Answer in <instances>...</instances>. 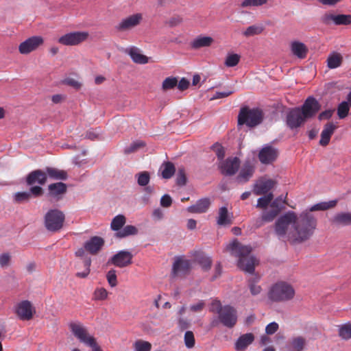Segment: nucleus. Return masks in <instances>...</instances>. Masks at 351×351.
<instances>
[{"label": "nucleus", "instance_id": "obj_1", "mask_svg": "<svg viewBox=\"0 0 351 351\" xmlns=\"http://www.w3.org/2000/svg\"><path fill=\"white\" fill-rule=\"evenodd\" d=\"M317 223L316 217L308 212H302L298 215L293 211H289L276 220L275 232L283 241L301 243L313 236Z\"/></svg>", "mask_w": 351, "mask_h": 351}, {"label": "nucleus", "instance_id": "obj_2", "mask_svg": "<svg viewBox=\"0 0 351 351\" xmlns=\"http://www.w3.org/2000/svg\"><path fill=\"white\" fill-rule=\"evenodd\" d=\"M227 250L238 258L237 265L241 270L250 274L254 271L255 265L258 261L251 255L250 246L243 245L237 240H234L227 246Z\"/></svg>", "mask_w": 351, "mask_h": 351}, {"label": "nucleus", "instance_id": "obj_3", "mask_svg": "<svg viewBox=\"0 0 351 351\" xmlns=\"http://www.w3.org/2000/svg\"><path fill=\"white\" fill-rule=\"evenodd\" d=\"M210 311L218 315L220 323L224 326L232 328L237 322V311L230 305L222 306L219 300L213 301Z\"/></svg>", "mask_w": 351, "mask_h": 351}, {"label": "nucleus", "instance_id": "obj_4", "mask_svg": "<svg viewBox=\"0 0 351 351\" xmlns=\"http://www.w3.org/2000/svg\"><path fill=\"white\" fill-rule=\"evenodd\" d=\"M71 333L81 343L90 347L92 351H103L97 344L96 339L90 335L87 328L80 322H71L69 324Z\"/></svg>", "mask_w": 351, "mask_h": 351}, {"label": "nucleus", "instance_id": "obj_5", "mask_svg": "<svg viewBox=\"0 0 351 351\" xmlns=\"http://www.w3.org/2000/svg\"><path fill=\"white\" fill-rule=\"evenodd\" d=\"M267 296L271 302H284L294 298L295 290L291 285L285 282H279L270 287Z\"/></svg>", "mask_w": 351, "mask_h": 351}, {"label": "nucleus", "instance_id": "obj_6", "mask_svg": "<svg viewBox=\"0 0 351 351\" xmlns=\"http://www.w3.org/2000/svg\"><path fill=\"white\" fill-rule=\"evenodd\" d=\"M264 114L261 110L245 106L241 108L239 111L238 124L246 125L249 128H254L261 123Z\"/></svg>", "mask_w": 351, "mask_h": 351}, {"label": "nucleus", "instance_id": "obj_7", "mask_svg": "<svg viewBox=\"0 0 351 351\" xmlns=\"http://www.w3.org/2000/svg\"><path fill=\"white\" fill-rule=\"evenodd\" d=\"M65 220L64 213L58 209H51L45 215V226L50 232L59 231Z\"/></svg>", "mask_w": 351, "mask_h": 351}, {"label": "nucleus", "instance_id": "obj_8", "mask_svg": "<svg viewBox=\"0 0 351 351\" xmlns=\"http://www.w3.org/2000/svg\"><path fill=\"white\" fill-rule=\"evenodd\" d=\"M143 19V14L135 13L121 19L114 28L119 32H128L138 26Z\"/></svg>", "mask_w": 351, "mask_h": 351}, {"label": "nucleus", "instance_id": "obj_9", "mask_svg": "<svg viewBox=\"0 0 351 351\" xmlns=\"http://www.w3.org/2000/svg\"><path fill=\"white\" fill-rule=\"evenodd\" d=\"M44 191L40 186H31L29 191L16 192L13 195V202L16 204L28 202L32 197H38L43 195Z\"/></svg>", "mask_w": 351, "mask_h": 351}, {"label": "nucleus", "instance_id": "obj_10", "mask_svg": "<svg viewBox=\"0 0 351 351\" xmlns=\"http://www.w3.org/2000/svg\"><path fill=\"white\" fill-rule=\"evenodd\" d=\"M86 32H73L66 34L58 38V43L65 46L77 45L88 38Z\"/></svg>", "mask_w": 351, "mask_h": 351}, {"label": "nucleus", "instance_id": "obj_11", "mask_svg": "<svg viewBox=\"0 0 351 351\" xmlns=\"http://www.w3.org/2000/svg\"><path fill=\"white\" fill-rule=\"evenodd\" d=\"M321 22L326 25L332 23L336 25H348L351 24V14H334L326 12L321 17Z\"/></svg>", "mask_w": 351, "mask_h": 351}, {"label": "nucleus", "instance_id": "obj_12", "mask_svg": "<svg viewBox=\"0 0 351 351\" xmlns=\"http://www.w3.org/2000/svg\"><path fill=\"white\" fill-rule=\"evenodd\" d=\"M44 43L42 36H32L22 42L19 46V51L21 54L26 55L36 50Z\"/></svg>", "mask_w": 351, "mask_h": 351}, {"label": "nucleus", "instance_id": "obj_13", "mask_svg": "<svg viewBox=\"0 0 351 351\" xmlns=\"http://www.w3.org/2000/svg\"><path fill=\"white\" fill-rule=\"evenodd\" d=\"M300 108L291 109L287 115V125L291 129H296L302 126L306 121Z\"/></svg>", "mask_w": 351, "mask_h": 351}, {"label": "nucleus", "instance_id": "obj_14", "mask_svg": "<svg viewBox=\"0 0 351 351\" xmlns=\"http://www.w3.org/2000/svg\"><path fill=\"white\" fill-rule=\"evenodd\" d=\"M320 107V104L314 97H309L305 100L300 110L305 119L307 120L314 117L319 110Z\"/></svg>", "mask_w": 351, "mask_h": 351}, {"label": "nucleus", "instance_id": "obj_15", "mask_svg": "<svg viewBox=\"0 0 351 351\" xmlns=\"http://www.w3.org/2000/svg\"><path fill=\"white\" fill-rule=\"evenodd\" d=\"M191 269L190 261L182 258H178L173 263L172 275L174 277H182L187 275Z\"/></svg>", "mask_w": 351, "mask_h": 351}, {"label": "nucleus", "instance_id": "obj_16", "mask_svg": "<svg viewBox=\"0 0 351 351\" xmlns=\"http://www.w3.org/2000/svg\"><path fill=\"white\" fill-rule=\"evenodd\" d=\"M133 255L128 251L122 250L114 254L108 262L119 267H125L132 263Z\"/></svg>", "mask_w": 351, "mask_h": 351}, {"label": "nucleus", "instance_id": "obj_17", "mask_svg": "<svg viewBox=\"0 0 351 351\" xmlns=\"http://www.w3.org/2000/svg\"><path fill=\"white\" fill-rule=\"evenodd\" d=\"M15 312L20 319L29 320L32 318L35 311L29 301L23 300L16 305Z\"/></svg>", "mask_w": 351, "mask_h": 351}, {"label": "nucleus", "instance_id": "obj_18", "mask_svg": "<svg viewBox=\"0 0 351 351\" xmlns=\"http://www.w3.org/2000/svg\"><path fill=\"white\" fill-rule=\"evenodd\" d=\"M47 181V173L42 169H36L29 173L26 177L28 186H34L35 184L44 185Z\"/></svg>", "mask_w": 351, "mask_h": 351}, {"label": "nucleus", "instance_id": "obj_19", "mask_svg": "<svg viewBox=\"0 0 351 351\" xmlns=\"http://www.w3.org/2000/svg\"><path fill=\"white\" fill-rule=\"evenodd\" d=\"M239 166L240 160L237 157L228 158L221 162L220 169L222 174L232 176L238 171Z\"/></svg>", "mask_w": 351, "mask_h": 351}, {"label": "nucleus", "instance_id": "obj_20", "mask_svg": "<svg viewBox=\"0 0 351 351\" xmlns=\"http://www.w3.org/2000/svg\"><path fill=\"white\" fill-rule=\"evenodd\" d=\"M278 154V150L276 148L271 145H267L259 152L258 158L263 164H270L276 159Z\"/></svg>", "mask_w": 351, "mask_h": 351}, {"label": "nucleus", "instance_id": "obj_21", "mask_svg": "<svg viewBox=\"0 0 351 351\" xmlns=\"http://www.w3.org/2000/svg\"><path fill=\"white\" fill-rule=\"evenodd\" d=\"M276 182L273 180L260 179L254 185L253 193L256 195H267L274 188Z\"/></svg>", "mask_w": 351, "mask_h": 351}, {"label": "nucleus", "instance_id": "obj_22", "mask_svg": "<svg viewBox=\"0 0 351 351\" xmlns=\"http://www.w3.org/2000/svg\"><path fill=\"white\" fill-rule=\"evenodd\" d=\"M66 184L63 182H56L48 186V196L58 201L61 199L63 195L66 193Z\"/></svg>", "mask_w": 351, "mask_h": 351}, {"label": "nucleus", "instance_id": "obj_23", "mask_svg": "<svg viewBox=\"0 0 351 351\" xmlns=\"http://www.w3.org/2000/svg\"><path fill=\"white\" fill-rule=\"evenodd\" d=\"M254 173V166L247 161L242 167L239 175L237 176V181L239 183L243 184L250 180Z\"/></svg>", "mask_w": 351, "mask_h": 351}, {"label": "nucleus", "instance_id": "obj_24", "mask_svg": "<svg viewBox=\"0 0 351 351\" xmlns=\"http://www.w3.org/2000/svg\"><path fill=\"white\" fill-rule=\"evenodd\" d=\"M128 54L132 61L136 64H145L148 62V58L141 53V50L136 47H130L124 50Z\"/></svg>", "mask_w": 351, "mask_h": 351}, {"label": "nucleus", "instance_id": "obj_25", "mask_svg": "<svg viewBox=\"0 0 351 351\" xmlns=\"http://www.w3.org/2000/svg\"><path fill=\"white\" fill-rule=\"evenodd\" d=\"M104 244V240L99 237H93L84 244V249L91 254H96Z\"/></svg>", "mask_w": 351, "mask_h": 351}, {"label": "nucleus", "instance_id": "obj_26", "mask_svg": "<svg viewBox=\"0 0 351 351\" xmlns=\"http://www.w3.org/2000/svg\"><path fill=\"white\" fill-rule=\"evenodd\" d=\"M337 128V127L332 122H328L324 125V129L321 133V138L319 140L320 145L325 147L328 145L330 138Z\"/></svg>", "mask_w": 351, "mask_h": 351}, {"label": "nucleus", "instance_id": "obj_27", "mask_svg": "<svg viewBox=\"0 0 351 351\" xmlns=\"http://www.w3.org/2000/svg\"><path fill=\"white\" fill-rule=\"evenodd\" d=\"M210 205L209 198H202L199 199L195 204L189 206L187 211L191 213H204L208 210Z\"/></svg>", "mask_w": 351, "mask_h": 351}, {"label": "nucleus", "instance_id": "obj_28", "mask_svg": "<svg viewBox=\"0 0 351 351\" xmlns=\"http://www.w3.org/2000/svg\"><path fill=\"white\" fill-rule=\"evenodd\" d=\"M291 51L297 58L304 59L306 57L308 49L304 43L300 41H293L291 43Z\"/></svg>", "mask_w": 351, "mask_h": 351}, {"label": "nucleus", "instance_id": "obj_29", "mask_svg": "<svg viewBox=\"0 0 351 351\" xmlns=\"http://www.w3.org/2000/svg\"><path fill=\"white\" fill-rule=\"evenodd\" d=\"M254 339L252 333H246L241 335L237 339L235 343V349L237 351H243L250 344H251Z\"/></svg>", "mask_w": 351, "mask_h": 351}, {"label": "nucleus", "instance_id": "obj_30", "mask_svg": "<svg viewBox=\"0 0 351 351\" xmlns=\"http://www.w3.org/2000/svg\"><path fill=\"white\" fill-rule=\"evenodd\" d=\"M213 42L214 40L210 36H199L191 43V46L194 49H198L202 47H210Z\"/></svg>", "mask_w": 351, "mask_h": 351}, {"label": "nucleus", "instance_id": "obj_31", "mask_svg": "<svg viewBox=\"0 0 351 351\" xmlns=\"http://www.w3.org/2000/svg\"><path fill=\"white\" fill-rule=\"evenodd\" d=\"M331 222L337 226L351 225V213H340L336 214L331 219Z\"/></svg>", "mask_w": 351, "mask_h": 351}, {"label": "nucleus", "instance_id": "obj_32", "mask_svg": "<svg viewBox=\"0 0 351 351\" xmlns=\"http://www.w3.org/2000/svg\"><path fill=\"white\" fill-rule=\"evenodd\" d=\"M47 173V177L49 176L50 178L53 180H65L67 178V173L63 170H60L54 167H47L45 168Z\"/></svg>", "mask_w": 351, "mask_h": 351}, {"label": "nucleus", "instance_id": "obj_33", "mask_svg": "<svg viewBox=\"0 0 351 351\" xmlns=\"http://www.w3.org/2000/svg\"><path fill=\"white\" fill-rule=\"evenodd\" d=\"M343 61L342 56L337 52L331 53L327 59V65L330 69H335L341 66Z\"/></svg>", "mask_w": 351, "mask_h": 351}, {"label": "nucleus", "instance_id": "obj_34", "mask_svg": "<svg viewBox=\"0 0 351 351\" xmlns=\"http://www.w3.org/2000/svg\"><path fill=\"white\" fill-rule=\"evenodd\" d=\"M337 200H332L329 201L328 202H321L311 206L309 208V210H306V212H308L309 213L312 214L311 212L316 211V210H326L329 208H332L335 207L337 204Z\"/></svg>", "mask_w": 351, "mask_h": 351}, {"label": "nucleus", "instance_id": "obj_35", "mask_svg": "<svg viewBox=\"0 0 351 351\" xmlns=\"http://www.w3.org/2000/svg\"><path fill=\"white\" fill-rule=\"evenodd\" d=\"M138 229L132 225H128L123 227L120 231L117 232L115 236L117 238H124L131 235H136L138 234Z\"/></svg>", "mask_w": 351, "mask_h": 351}, {"label": "nucleus", "instance_id": "obj_36", "mask_svg": "<svg viewBox=\"0 0 351 351\" xmlns=\"http://www.w3.org/2000/svg\"><path fill=\"white\" fill-rule=\"evenodd\" d=\"M338 335L343 340L351 339V323H346L338 326Z\"/></svg>", "mask_w": 351, "mask_h": 351}, {"label": "nucleus", "instance_id": "obj_37", "mask_svg": "<svg viewBox=\"0 0 351 351\" xmlns=\"http://www.w3.org/2000/svg\"><path fill=\"white\" fill-rule=\"evenodd\" d=\"M125 217L123 215H118L112 219L110 223V228L112 230L119 232L122 229V227L125 225Z\"/></svg>", "mask_w": 351, "mask_h": 351}, {"label": "nucleus", "instance_id": "obj_38", "mask_svg": "<svg viewBox=\"0 0 351 351\" xmlns=\"http://www.w3.org/2000/svg\"><path fill=\"white\" fill-rule=\"evenodd\" d=\"M217 223L220 226L231 223V220L228 217V208L225 206L219 208Z\"/></svg>", "mask_w": 351, "mask_h": 351}, {"label": "nucleus", "instance_id": "obj_39", "mask_svg": "<svg viewBox=\"0 0 351 351\" xmlns=\"http://www.w3.org/2000/svg\"><path fill=\"white\" fill-rule=\"evenodd\" d=\"M162 167V177L165 179H169L175 173L176 168L171 162H165Z\"/></svg>", "mask_w": 351, "mask_h": 351}, {"label": "nucleus", "instance_id": "obj_40", "mask_svg": "<svg viewBox=\"0 0 351 351\" xmlns=\"http://www.w3.org/2000/svg\"><path fill=\"white\" fill-rule=\"evenodd\" d=\"M264 30V27L261 25H254L249 26L243 32V34L245 37H250L255 35L261 34Z\"/></svg>", "mask_w": 351, "mask_h": 351}, {"label": "nucleus", "instance_id": "obj_41", "mask_svg": "<svg viewBox=\"0 0 351 351\" xmlns=\"http://www.w3.org/2000/svg\"><path fill=\"white\" fill-rule=\"evenodd\" d=\"M240 58L241 56L237 53H229L226 58L224 64L228 67L235 66L239 64Z\"/></svg>", "mask_w": 351, "mask_h": 351}, {"label": "nucleus", "instance_id": "obj_42", "mask_svg": "<svg viewBox=\"0 0 351 351\" xmlns=\"http://www.w3.org/2000/svg\"><path fill=\"white\" fill-rule=\"evenodd\" d=\"M274 195L269 193L266 195L258 199L256 207L259 208H265L272 201Z\"/></svg>", "mask_w": 351, "mask_h": 351}, {"label": "nucleus", "instance_id": "obj_43", "mask_svg": "<svg viewBox=\"0 0 351 351\" xmlns=\"http://www.w3.org/2000/svg\"><path fill=\"white\" fill-rule=\"evenodd\" d=\"M258 280L259 278L256 276L252 277L248 280L250 292L254 295H258L262 290L261 286L256 285Z\"/></svg>", "mask_w": 351, "mask_h": 351}, {"label": "nucleus", "instance_id": "obj_44", "mask_svg": "<svg viewBox=\"0 0 351 351\" xmlns=\"http://www.w3.org/2000/svg\"><path fill=\"white\" fill-rule=\"evenodd\" d=\"M135 351H151L152 344L146 341L138 340L134 343Z\"/></svg>", "mask_w": 351, "mask_h": 351}, {"label": "nucleus", "instance_id": "obj_45", "mask_svg": "<svg viewBox=\"0 0 351 351\" xmlns=\"http://www.w3.org/2000/svg\"><path fill=\"white\" fill-rule=\"evenodd\" d=\"M178 84V79L175 77H169L165 79L162 84L163 90H167L176 87Z\"/></svg>", "mask_w": 351, "mask_h": 351}, {"label": "nucleus", "instance_id": "obj_46", "mask_svg": "<svg viewBox=\"0 0 351 351\" xmlns=\"http://www.w3.org/2000/svg\"><path fill=\"white\" fill-rule=\"evenodd\" d=\"M108 292L103 287H97L93 293L94 300H104L108 298Z\"/></svg>", "mask_w": 351, "mask_h": 351}, {"label": "nucleus", "instance_id": "obj_47", "mask_svg": "<svg viewBox=\"0 0 351 351\" xmlns=\"http://www.w3.org/2000/svg\"><path fill=\"white\" fill-rule=\"evenodd\" d=\"M197 262L204 271H208L212 265V259L206 256H200L197 258Z\"/></svg>", "mask_w": 351, "mask_h": 351}, {"label": "nucleus", "instance_id": "obj_48", "mask_svg": "<svg viewBox=\"0 0 351 351\" xmlns=\"http://www.w3.org/2000/svg\"><path fill=\"white\" fill-rule=\"evenodd\" d=\"M349 112V104L347 101L341 102L337 108V114L339 119L346 118Z\"/></svg>", "mask_w": 351, "mask_h": 351}, {"label": "nucleus", "instance_id": "obj_49", "mask_svg": "<svg viewBox=\"0 0 351 351\" xmlns=\"http://www.w3.org/2000/svg\"><path fill=\"white\" fill-rule=\"evenodd\" d=\"M306 343L304 338L298 337L293 339L291 346L294 351H302Z\"/></svg>", "mask_w": 351, "mask_h": 351}, {"label": "nucleus", "instance_id": "obj_50", "mask_svg": "<svg viewBox=\"0 0 351 351\" xmlns=\"http://www.w3.org/2000/svg\"><path fill=\"white\" fill-rule=\"evenodd\" d=\"M280 212V209H271L265 212L262 215V221L265 222H270L274 219Z\"/></svg>", "mask_w": 351, "mask_h": 351}, {"label": "nucleus", "instance_id": "obj_51", "mask_svg": "<svg viewBox=\"0 0 351 351\" xmlns=\"http://www.w3.org/2000/svg\"><path fill=\"white\" fill-rule=\"evenodd\" d=\"M145 143L143 141H138L132 143L129 147H126L124 150L125 154H129L136 152L138 149L143 147Z\"/></svg>", "mask_w": 351, "mask_h": 351}, {"label": "nucleus", "instance_id": "obj_52", "mask_svg": "<svg viewBox=\"0 0 351 351\" xmlns=\"http://www.w3.org/2000/svg\"><path fill=\"white\" fill-rule=\"evenodd\" d=\"M83 264L84 266V270L82 272H77L76 274V276L82 278H84L88 276V275L90 274V267L91 264V260L90 258H86L83 261Z\"/></svg>", "mask_w": 351, "mask_h": 351}, {"label": "nucleus", "instance_id": "obj_53", "mask_svg": "<svg viewBox=\"0 0 351 351\" xmlns=\"http://www.w3.org/2000/svg\"><path fill=\"white\" fill-rule=\"evenodd\" d=\"M184 343L188 348H192L195 346V337L192 331H186L184 334Z\"/></svg>", "mask_w": 351, "mask_h": 351}, {"label": "nucleus", "instance_id": "obj_54", "mask_svg": "<svg viewBox=\"0 0 351 351\" xmlns=\"http://www.w3.org/2000/svg\"><path fill=\"white\" fill-rule=\"evenodd\" d=\"M106 278L110 287H114L117 285V278L116 271L114 269H110L108 271L106 275Z\"/></svg>", "mask_w": 351, "mask_h": 351}, {"label": "nucleus", "instance_id": "obj_55", "mask_svg": "<svg viewBox=\"0 0 351 351\" xmlns=\"http://www.w3.org/2000/svg\"><path fill=\"white\" fill-rule=\"evenodd\" d=\"M149 174L147 171H143L138 175V184L140 186H146L149 182Z\"/></svg>", "mask_w": 351, "mask_h": 351}, {"label": "nucleus", "instance_id": "obj_56", "mask_svg": "<svg viewBox=\"0 0 351 351\" xmlns=\"http://www.w3.org/2000/svg\"><path fill=\"white\" fill-rule=\"evenodd\" d=\"M186 183V177L184 169H179L178 171L176 184L179 186H184Z\"/></svg>", "mask_w": 351, "mask_h": 351}, {"label": "nucleus", "instance_id": "obj_57", "mask_svg": "<svg viewBox=\"0 0 351 351\" xmlns=\"http://www.w3.org/2000/svg\"><path fill=\"white\" fill-rule=\"evenodd\" d=\"M182 21L183 19L181 16H173L166 22V24L170 27H173L181 24Z\"/></svg>", "mask_w": 351, "mask_h": 351}, {"label": "nucleus", "instance_id": "obj_58", "mask_svg": "<svg viewBox=\"0 0 351 351\" xmlns=\"http://www.w3.org/2000/svg\"><path fill=\"white\" fill-rule=\"evenodd\" d=\"M62 83L64 84L72 86L73 88H74L75 89H80L82 86V84L80 82H79L77 80H76L73 78H71V77H67V78L64 79L62 81Z\"/></svg>", "mask_w": 351, "mask_h": 351}, {"label": "nucleus", "instance_id": "obj_59", "mask_svg": "<svg viewBox=\"0 0 351 351\" xmlns=\"http://www.w3.org/2000/svg\"><path fill=\"white\" fill-rule=\"evenodd\" d=\"M11 261V256L9 253H3L0 254V266L5 267L9 266Z\"/></svg>", "mask_w": 351, "mask_h": 351}, {"label": "nucleus", "instance_id": "obj_60", "mask_svg": "<svg viewBox=\"0 0 351 351\" xmlns=\"http://www.w3.org/2000/svg\"><path fill=\"white\" fill-rule=\"evenodd\" d=\"M213 149L216 153L218 158L222 160L225 156V152L223 147L218 144H215L213 146Z\"/></svg>", "mask_w": 351, "mask_h": 351}, {"label": "nucleus", "instance_id": "obj_61", "mask_svg": "<svg viewBox=\"0 0 351 351\" xmlns=\"http://www.w3.org/2000/svg\"><path fill=\"white\" fill-rule=\"evenodd\" d=\"M278 329V324L276 322L269 324L265 328V332L267 335L274 334Z\"/></svg>", "mask_w": 351, "mask_h": 351}, {"label": "nucleus", "instance_id": "obj_62", "mask_svg": "<svg viewBox=\"0 0 351 351\" xmlns=\"http://www.w3.org/2000/svg\"><path fill=\"white\" fill-rule=\"evenodd\" d=\"M234 93V90H228L223 92H216V93L211 97V100L221 99L224 97H227L232 95Z\"/></svg>", "mask_w": 351, "mask_h": 351}, {"label": "nucleus", "instance_id": "obj_63", "mask_svg": "<svg viewBox=\"0 0 351 351\" xmlns=\"http://www.w3.org/2000/svg\"><path fill=\"white\" fill-rule=\"evenodd\" d=\"M172 204V199L169 195H164L160 199V205L162 207L168 208Z\"/></svg>", "mask_w": 351, "mask_h": 351}, {"label": "nucleus", "instance_id": "obj_64", "mask_svg": "<svg viewBox=\"0 0 351 351\" xmlns=\"http://www.w3.org/2000/svg\"><path fill=\"white\" fill-rule=\"evenodd\" d=\"M177 86L180 90H185L189 86V82L185 78H182L179 82H178Z\"/></svg>", "mask_w": 351, "mask_h": 351}]
</instances>
